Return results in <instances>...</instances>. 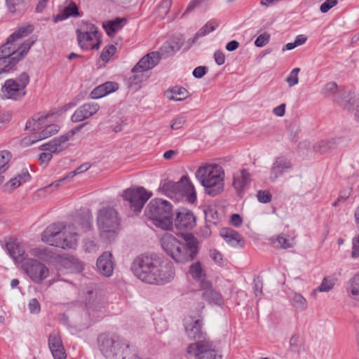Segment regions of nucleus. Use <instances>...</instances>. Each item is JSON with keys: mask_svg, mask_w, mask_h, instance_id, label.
I'll return each mask as SVG.
<instances>
[{"mask_svg": "<svg viewBox=\"0 0 359 359\" xmlns=\"http://www.w3.org/2000/svg\"><path fill=\"white\" fill-rule=\"evenodd\" d=\"M122 196L123 199L129 203L131 210L140 212L152 194L140 187L129 188L123 191Z\"/></svg>", "mask_w": 359, "mask_h": 359, "instance_id": "9b49d317", "label": "nucleus"}, {"mask_svg": "<svg viewBox=\"0 0 359 359\" xmlns=\"http://www.w3.org/2000/svg\"><path fill=\"white\" fill-rule=\"evenodd\" d=\"M270 40V34L265 32L260 34L255 40V45L257 47H263L269 43Z\"/></svg>", "mask_w": 359, "mask_h": 359, "instance_id": "4d7b16f0", "label": "nucleus"}, {"mask_svg": "<svg viewBox=\"0 0 359 359\" xmlns=\"http://www.w3.org/2000/svg\"><path fill=\"white\" fill-rule=\"evenodd\" d=\"M219 235L227 243L234 248H243L245 245L242 236L233 229L222 228L219 231Z\"/></svg>", "mask_w": 359, "mask_h": 359, "instance_id": "aec40b11", "label": "nucleus"}, {"mask_svg": "<svg viewBox=\"0 0 359 359\" xmlns=\"http://www.w3.org/2000/svg\"><path fill=\"white\" fill-rule=\"evenodd\" d=\"M126 21V18H116L113 20H109L103 23V28L105 29L107 35L111 36L122 28L123 22Z\"/></svg>", "mask_w": 359, "mask_h": 359, "instance_id": "c85d7f7f", "label": "nucleus"}, {"mask_svg": "<svg viewBox=\"0 0 359 359\" xmlns=\"http://www.w3.org/2000/svg\"><path fill=\"white\" fill-rule=\"evenodd\" d=\"M218 26L216 20H210L203 27H202L198 32L195 34L194 38L189 39L188 43L189 46L193 45L200 38L206 36L211 32H213Z\"/></svg>", "mask_w": 359, "mask_h": 359, "instance_id": "cd10ccee", "label": "nucleus"}, {"mask_svg": "<svg viewBox=\"0 0 359 359\" xmlns=\"http://www.w3.org/2000/svg\"><path fill=\"white\" fill-rule=\"evenodd\" d=\"M347 292L355 299H359V273L355 274L348 281Z\"/></svg>", "mask_w": 359, "mask_h": 359, "instance_id": "473e14b6", "label": "nucleus"}, {"mask_svg": "<svg viewBox=\"0 0 359 359\" xmlns=\"http://www.w3.org/2000/svg\"><path fill=\"white\" fill-rule=\"evenodd\" d=\"M167 42L169 44L168 47L171 48V52L176 53L182 48L184 43V39L180 36H174Z\"/></svg>", "mask_w": 359, "mask_h": 359, "instance_id": "49530a36", "label": "nucleus"}, {"mask_svg": "<svg viewBox=\"0 0 359 359\" xmlns=\"http://www.w3.org/2000/svg\"><path fill=\"white\" fill-rule=\"evenodd\" d=\"M185 122V117L178 116L171 121L170 127L172 130H178L182 128Z\"/></svg>", "mask_w": 359, "mask_h": 359, "instance_id": "bf43d9fd", "label": "nucleus"}, {"mask_svg": "<svg viewBox=\"0 0 359 359\" xmlns=\"http://www.w3.org/2000/svg\"><path fill=\"white\" fill-rule=\"evenodd\" d=\"M5 249L15 263L22 264V269H48L43 264L29 259L23 248L15 240L6 242Z\"/></svg>", "mask_w": 359, "mask_h": 359, "instance_id": "1a4fd4ad", "label": "nucleus"}, {"mask_svg": "<svg viewBox=\"0 0 359 359\" xmlns=\"http://www.w3.org/2000/svg\"><path fill=\"white\" fill-rule=\"evenodd\" d=\"M29 309L32 313H39L41 311L40 304L36 299H32L29 303Z\"/></svg>", "mask_w": 359, "mask_h": 359, "instance_id": "338daca9", "label": "nucleus"}, {"mask_svg": "<svg viewBox=\"0 0 359 359\" xmlns=\"http://www.w3.org/2000/svg\"><path fill=\"white\" fill-rule=\"evenodd\" d=\"M59 126L56 124L45 125L44 128L39 133H34L30 136L25 137L22 144L25 146H30L35 142L46 139L59 131Z\"/></svg>", "mask_w": 359, "mask_h": 359, "instance_id": "dca6fc26", "label": "nucleus"}, {"mask_svg": "<svg viewBox=\"0 0 359 359\" xmlns=\"http://www.w3.org/2000/svg\"><path fill=\"white\" fill-rule=\"evenodd\" d=\"M58 262L66 269H83L81 263L73 256L61 257Z\"/></svg>", "mask_w": 359, "mask_h": 359, "instance_id": "7c9ffc66", "label": "nucleus"}, {"mask_svg": "<svg viewBox=\"0 0 359 359\" xmlns=\"http://www.w3.org/2000/svg\"><path fill=\"white\" fill-rule=\"evenodd\" d=\"M79 224L81 226L83 231H87L92 228V215L86 214L81 217L79 219Z\"/></svg>", "mask_w": 359, "mask_h": 359, "instance_id": "de8ad7c7", "label": "nucleus"}, {"mask_svg": "<svg viewBox=\"0 0 359 359\" xmlns=\"http://www.w3.org/2000/svg\"><path fill=\"white\" fill-rule=\"evenodd\" d=\"M168 45H169L168 43L165 42L162 46V47L160 48L159 52H158L161 55V57H168L170 55H172L174 53H175V52H171V48H169L168 47Z\"/></svg>", "mask_w": 359, "mask_h": 359, "instance_id": "0e129e2a", "label": "nucleus"}, {"mask_svg": "<svg viewBox=\"0 0 359 359\" xmlns=\"http://www.w3.org/2000/svg\"><path fill=\"white\" fill-rule=\"evenodd\" d=\"M208 72V68L205 66H198L196 67L193 71V76L195 78L201 79Z\"/></svg>", "mask_w": 359, "mask_h": 359, "instance_id": "69168bd1", "label": "nucleus"}, {"mask_svg": "<svg viewBox=\"0 0 359 359\" xmlns=\"http://www.w3.org/2000/svg\"><path fill=\"white\" fill-rule=\"evenodd\" d=\"M141 281L149 284H165L175 277L174 271H133Z\"/></svg>", "mask_w": 359, "mask_h": 359, "instance_id": "ddd939ff", "label": "nucleus"}, {"mask_svg": "<svg viewBox=\"0 0 359 359\" xmlns=\"http://www.w3.org/2000/svg\"><path fill=\"white\" fill-rule=\"evenodd\" d=\"M171 5V0H163L161 2L157 9V13L160 18H163L168 14Z\"/></svg>", "mask_w": 359, "mask_h": 359, "instance_id": "09e8293b", "label": "nucleus"}, {"mask_svg": "<svg viewBox=\"0 0 359 359\" xmlns=\"http://www.w3.org/2000/svg\"><path fill=\"white\" fill-rule=\"evenodd\" d=\"M161 243L163 249L171 256L179 245V241L173 235L166 233L161 238Z\"/></svg>", "mask_w": 359, "mask_h": 359, "instance_id": "393cba45", "label": "nucleus"}, {"mask_svg": "<svg viewBox=\"0 0 359 359\" xmlns=\"http://www.w3.org/2000/svg\"><path fill=\"white\" fill-rule=\"evenodd\" d=\"M74 135V130L70 131L69 133L62 135L58 138L53 139V143L58 149H61V151L65 150L67 146L66 142Z\"/></svg>", "mask_w": 359, "mask_h": 359, "instance_id": "37998d69", "label": "nucleus"}, {"mask_svg": "<svg viewBox=\"0 0 359 359\" xmlns=\"http://www.w3.org/2000/svg\"><path fill=\"white\" fill-rule=\"evenodd\" d=\"M79 233L68 231L63 223L48 226L42 233L41 239L50 245L60 248H73L77 245Z\"/></svg>", "mask_w": 359, "mask_h": 359, "instance_id": "20e7f679", "label": "nucleus"}, {"mask_svg": "<svg viewBox=\"0 0 359 359\" xmlns=\"http://www.w3.org/2000/svg\"><path fill=\"white\" fill-rule=\"evenodd\" d=\"M251 181L250 175L245 169H242L239 173L234 175L233 185L240 191L245 188Z\"/></svg>", "mask_w": 359, "mask_h": 359, "instance_id": "a878e982", "label": "nucleus"}, {"mask_svg": "<svg viewBox=\"0 0 359 359\" xmlns=\"http://www.w3.org/2000/svg\"><path fill=\"white\" fill-rule=\"evenodd\" d=\"M79 15V8L76 4L73 1H70L69 4L64 8L62 12L55 17L54 22H57L65 20L69 17H77Z\"/></svg>", "mask_w": 359, "mask_h": 359, "instance_id": "bb28decb", "label": "nucleus"}, {"mask_svg": "<svg viewBox=\"0 0 359 359\" xmlns=\"http://www.w3.org/2000/svg\"><path fill=\"white\" fill-rule=\"evenodd\" d=\"M33 30L34 26L32 25L18 27L0 47V74L15 70L16 65L27 54L36 40L29 38L20 46H18L15 42L31 34Z\"/></svg>", "mask_w": 359, "mask_h": 359, "instance_id": "f257e3e1", "label": "nucleus"}, {"mask_svg": "<svg viewBox=\"0 0 359 359\" xmlns=\"http://www.w3.org/2000/svg\"><path fill=\"white\" fill-rule=\"evenodd\" d=\"M300 72V69L299 67H296L293 69L291 72L290 73V75L286 79V81L288 83V86L290 87L294 86L297 85L299 82V77L298 74Z\"/></svg>", "mask_w": 359, "mask_h": 359, "instance_id": "3c124183", "label": "nucleus"}, {"mask_svg": "<svg viewBox=\"0 0 359 359\" xmlns=\"http://www.w3.org/2000/svg\"><path fill=\"white\" fill-rule=\"evenodd\" d=\"M100 351L107 359H118L121 348L128 346L126 341L115 334L102 333L97 337Z\"/></svg>", "mask_w": 359, "mask_h": 359, "instance_id": "6e6552de", "label": "nucleus"}, {"mask_svg": "<svg viewBox=\"0 0 359 359\" xmlns=\"http://www.w3.org/2000/svg\"><path fill=\"white\" fill-rule=\"evenodd\" d=\"M351 257L353 258L359 257V235L353 238Z\"/></svg>", "mask_w": 359, "mask_h": 359, "instance_id": "680f3d73", "label": "nucleus"}, {"mask_svg": "<svg viewBox=\"0 0 359 359\" xmlns=\"http://www.w3.org/2000/svg\"><path fill=\"white\" fill-rule=\"evenodd\" d=\"M24 0H6V4L11 12L22 10Z\"/></svg>", "mask_w": 359, "mask_h": 359, "instance_id": "5fc2aeb1", "label": "nucleus"}, {"mask_svg": "<svg viewBox=\"0 0 359 359\" xmlns=\"http://www.w3.org/2000/svg\"><path fill=\"white\" fill-rule=\"evenodd\" d=\"M160 60L161 55L157 52H151L144 55L133 68V75L129 79L130 83L137 84L141 82L142 73L154 68Z\"/></svg>", "mask_w": 359, "mask_h": 359, "instance_id": "f8f14e48", "label": "nucleus"}, {"mask_svg": "<svg viewBox=\"0 0 359 359\" xmlns=\"http://www.w3.org/2000/svg\"><path fill=\"white\" fill-rule=\"evenodd\" d=\"M83 292L86 294V304H93L97 296V290L96 285L92 284L90 286L88 287L85 290H83Z\"/></svg>", "mask_w": 359, "mask_h": 359, "instance_id": "c03bdc74", "label": "nucleus"}, {"mask_svg": "<svg viewBox=\"0 0 359 359\" xmlns=\"http://www.w3.org/2000/svg\"><path fill=\"white\" fill-rule=\"evenodd\" d=\"M205 215L207 222L216 224L217 222L214 221L218 218V214L216 210H214L212 208H208L205 211Z\"/></svg>", "mask_w": 359, "mask_h": 359, "instance_id": "052dcab7", "label": "nucleus"}, {"mask_svg": "<svg viewBox=\"0 0 359 359\" xmlns=\"http://www.w3.org/2000/svg\"><path fill=\"white\" fill-rule=\"evenodd\" d=\"M291 168L292 164L289 160L284 157L277 158L273 163L271 169L270 180L274 182Z\"/></svg>", "mask_w": 359, "mask_h": 359, "instance_id": "412c9836", "label": "nucleus"}, {"mask_svg": "<svg viewBox=\"0 0 359 359\" xmlns=\"http://www.w3.org/2000/svg\"><path fill=\"white\" fill-rule=\"evenodd\" d=\"M144 215L154 225L163 230H170L173 226V214L171 204L165 200H151L144 210Z\"/></svg>", "mask_w": 359, "mask_h": 359, "instance_id": "7ed1b4c3", "label": "nucleus"}, {"mask_svg": "<svg viewBox=\"0 0 359 359\" xmlns=\"http://www.w3.org/2000/svg\"><path fill=\"white\" fill-rule=\"evenodd\" d=\"M174 222L176 229L180 231L190 230L196 225V217L191 211L182 210L177 212Z\"/></svg>", "mask_w": 359, "mask_h": 359, "instance_id": "f3484780", "label": "nucleus"}, {"mask_svg": "<svg viewBox=\"0 0 359 359\" xmlns=\"http://www.w3.org/2000/svg\"><path fill=\"white\" fill-rule=\"evenodd\" d=\"M97 225L102 240L111 242L115 239L121 229V217L116 209L104 207L97 214Z\"/></svg>", "mask_w": 359, "mask_h": 359, "instance_id": "39448f33", "label": "nucleus"}, {"mask_svg": "<svg viewBox=\"0 0 359 359\" xmlns=\"http://www.w3.org/2000/svg\"><path fill=\"white\" fill-rule=\"evenodd\" d=\"M257 198L259 202L267 203L271 201L272 195L267 190H259L257 193Z\"/></svg>", "mask_w": 359, "mask_h": 359, "instance_id": "864d4df0", "label": "nucleus"}, {"mask_svg": "<svg viewBox=\"0 0 359 359\" xmlns=\"http://www.w3.org/2000/svg\"><path fill=\"white\" fill-rule=\"evenodd\" d=\"M163 261L155 255H140L133 262L130 269H151L163 267Z\"/></svg>", "mask_w": 359, "mask_h": 359, "instance_id": "2eb2a0df", "label": "nucleus"}, {"mask_svg": "<svg viewBox=\"0 0 359 359\" xmlns=\"http://www.w3.org/2000/svg\"><path fill=\"white\" fill-rule=\"evenodd\" d=\"M224 170L217 165H207L196 172V177L205 187L206 193L212 196L219 194L224 189Z\"/></svg>", "mask_w": 359, "mask_h": 359, "instance_id": "423d86ee", "label": "nucleus"}, {"mask_svg": "<svg viewBox=\"0 0 359 359\" xmlns=\"http://www.w3.org/2000/svg\"><path fill=\"white\" fill-rule=\"evenodd\" d=\"M100 109L98 104L95 102L85 103L76 109L72 116L73 122H80L96 114Z\"/></svg>", "mask_w": 359, "mask_h": 359, "instance_id": "a211bd4d", "label": "nucleus"}, {"mask_svg": "<svg viewBox=\"0 0 359 359\" xmlns=\"http://www.w3.org/2000/svg\"><path fill=\"white\" fill-rule=\"evenodd\" d=\"M29 254L32 257L30 259H34L39 263L42 264V262H50V255L46 249L44 248H33L29 251Z\"/></svg>", "mask_w": 359, "mask_h": 359, "instance_id": "f704fd0d", "label": "nucleus"}, {"mask_svg": "<svg viewBox=\"0 0 359 359\" xmlns=\"http://www.w3.org/2000/svg\"><path fill=\"white\" fill-rule=\"evenodd\" d=\"M336 283V279L330 276L323 278L321 284L314 289L311 295L316 297L318 292H327L330 291Z\"/></svg>", "mask_w": 359, "mask_h": 359, "instance_id": "2f4dec72", "label": "nucleus"}, {"mask_svg": "<svg viewBox=\"0 0 359 359\" xmlns=\"http://www.w3.org/2000/svg\"><path fill=\"white\" fill-rule=\"evenodd\" d=\"M53 114H47L46 116L36 114L31 119L28 120L25 129L30 131H36L42 129L46 124L47 118Z\"/></svg>", "mask_w": 359, "mask_h": 359, "instance_id": "b1692460", "label": "nucleus"}, {"mask_svg": "<svg viewBox=\"0 0 359 359\" xmlns=\"http://www.w3.org/2000/svg\"><path fill=\"white\" fill-rule=\"evenodd\" d=\"M105 95H107V93L103 84L98 86L90 93V97L93 99L101 98Z\"/></svg>", "mask_w": 359, "mask_h": 359, "instance_id": "13d9d810", "label": "nucleus"}, {"mask_svg": "<svg viewBox=\"0 0 359 359\" xmlns=\"http://www.w3.org/2000/svg\"><path fill=\"white\" fill-rule=\"evenodd\" d=\"M292 306L296 310L304 311L307 308L306 299L300 294L294 293L292 298Z\"/></svg>", "mask_w": 359, "mask_h": 359, "instance_id": "79ce46f5", "label": "nucleus"}, {"mask_svg": "<svg viewBox=\"0 0 359 359\" xmlns=\"http://www.w3.org/2000/svg\"><path fill=\"white\" fill-rule=\"evenodd\" d=\"M171 95L167 94V97L170 100L181 101L188 97V91L186 88L180 86L173 87L170 93Z\"/></svg>", "mask_w": 359, "mask_h": 359, "instance_id": "c9c22d12", "label": "nucleus"}, {"mask_svg": "<svg viewBox=\"0 0 359 359\" xmlns=\"http://www.w3.org/2000/svg\"><path fill=\"white\" fill-rule=\"evenodd\" d=\"M54 359H66L67 354L65 349V347L60 349H54V351H50Z\"/></svg>", "mask_w": 359, "mask_h": 359, "instance_id": "774afa93", "label": "nucleus"}, {"mask_svg": "<svg viewBox=\"0 0 359 359\" xmlns=\"http://www.w3.org/2000/svg\"><path fill=\"white\" fill-rule=\"evenodd\" d=\"M17 81V86H18L22 90H25L26 86L29 83V76L26 72H22L20 76L15 79Z\"/></svg>", "mask_w": 359, "mask_h": 359, "instance_id": "603ef678", "label": "nucleus"}, {"mask_svg": "<svg viewBox=\"0 0 359 359\" xmlns=\"http://www.w3.org/2000/svg\"><path fill=\"white\" fill-rule=\"evenodd\" d=\"M97 269H114L113 255L109 252H103L97 260Z\"/></svg>", "mask_w": 359, "mask_h": 359, "instance_id": "c756f323", "label": "nucleus"}, {"mask_svg": "<svg viewBox=\"0 0 359 359\" xmlns=\"http://www.w3.org/2000/svg\"><path fill=\"white\" fill-rule=\"evenodd\" d=\"M197 253V243L191 239L184 243L179 241V245L170 256L177 263L191 261Z\"/></svg>", "mask_w": 359, "mask_h": 359, "instance_id": "4468645a", "label": "nucleus"}, {"mask_svg": "<svg viewBox=\"0 0 359 359\" xmlns=\"http://www.w3.org/2000/svg\"><path fill=\"white\" fill-rule=\"evenodd\" d=\"M116 51V48L114 45H109L106 46L100 55V59L102 61L107 62L109 57L112 56Z\"/></svg>", "mask_w": 359, "mask_h": 359, "instance_id": "8fccbe9b", "label": "nucleus"}, {"mask_svg": "<svg viewBox=\"0 0 359 359\" xmlns=\"http://www.w3.org/2000/svg\"><path fill=\"white\" fill-rule=\"evenodd\" d=\"M48 347L50 351H54V349H60L64 347L61 337L59 334H50L48 337Z\"/></svg>", "mask_w": 359, "mask_h": 359, "instance_id": "ea45409f", "label": "nucleus"}, {"mask_svg": "<svg viewBox=\"0 0 359 359\" xmlns=\"http://www.w3.org/2000/svg\"><path fill=\"white\" fill-rule=\"evenodd\" d=\"M29 179L30 175L28 170H23L21 173L11 178L8 182L4 184L1 189L4 192L11 193L22 184L29 181Z\"/></svg>", "mask_w": 359, "mask_h": 359, "instance_id": "5701e85b", "label": "nucleus"}, {"mask_svg": "<svg viewBox=\"0 0 359 359\" xmlns=\"http://www.w3.org/2000/svg\"><path fill=\"white\" fill-rule=\"evenodd\" d=\"M337 4V0H326L323 2L320 8L322 13H327L330 9Z\"/></svg>", "mask_w": 359, "mask_h": 359, "instance_id": "e2e57ef3", "label": "nucleus"}, {"mask_svg": "<svg viewBox=\"0 0 359 359\" xmlns=\"http://www.w3.org/2000/svg\"><path fill=\"white\" fill-rule=\"evenodd\" d=\"M126 345L128 346L127 347L125 346L123 348H121L118 359H140L136 350L131 349L130 344L127 341Z\"/></svg>", "mask_w": 359, "mask_h": 359, "instance_id": "58836bf2", "label": "nucleus"}, {"mask_svg": "<svg viewBox=\"0 0 359 359\" xmlns=\"http://www.w3.org/2000/svg\"><path fill=\"white\" fill-rule=\"evenodd\" d=\"M270 241L274 245L277 243L278 244L276 247L283 249L291 248L294 246L293 240H289L281 235L278 236L276 238L272 237L270 238Z\"/></svg>", "mask_w": 359, "mask_h": 359, "instance_id": "4c0bfd02", "label": "nucleus"}, {"mask_svg": "<svg viewBox=\"0 0 359 359\" xmlns=\"http://www.w3.org/2000/svg\"><path fill=\"white\" fill-rule=\"evenodd\" d=\"M205 271H189V277L199 283L201 289L205 290L203 294V298L210 304L215 305H222L223 303L222 297L220 294L212 288V283L207 279Z\"/></svg>", "mask_w": 359, "mask_h": 359, "instance_id": "9d476101", "label": "nucleus"}, {"mask_svg": "<svg viewBox=\"0 0 359 359\" xmlns=\"http://www.w3.org/2000/svg\"><path fill=\"white\" fill-rule=\"evenodd\" d=\"M338 86L334 82L327 83L323 88L321 93L325 97H334L338 93Z\"/></svg>", "mask_w": 359, "mask_h": 359, "instance_id": "a18cd8bd", "label": "nucleus"}, {"mask_svg": "<svg viewBox=\"0 0 359 359\" xmlns=\"http://www.w3.org/2000/svg\"><path fill=\"white\" fill-rule=\"evenodd\" d=\"M27 276L36 283H40L47 278L49 271H25Z\"/></svg>", "mask_w": 359, "mask_h": 359, "instance_id": "a19ab883", "label": "nucleus"}, {"mask_svg": "<svg viewBox=\"0 0 359 359\" xmlns=\"http://www.w3.org/2000/svg\"><path fill=\"white\" fill-rule=\"evenodd\" d=\"M187 336L196 341L187 347V353L194 355L197 359H216L218 355L215 346L205 334L202 331V321L196 319L194 322L185 325Z\"/></svg>", "mask_w": 359, "mask_h": 359, "instance_id": "f03ea898", "label": "nucleus"}, {"mask_svg": "<svg viewBox=\"0 0 359 359\" xmlns=\"http://www.w3.org/2000/svg\"><path fill=\"white\" fill-rule=\"evenodd\" d=\"M343 142L341 137H336L328 140H323L313 145V151L316 153L326 154L334 149L337 145Z\"/></svg>", "mask_w": 359, "mask_h": 359, "instance_id": "4be33fe9", "label": "nucleus"}, {"mask_svg": "<svg viewBox=\"0 0 359 359\" xmlns=\"http://www.w3.org/2000/svg\"><path fill=\"white\" fill-rule=\"evenodd\" d=\"M76 36L79 46L81 47V48L89 50L90 42L95 39V36H91V34L83 32L81 29L76 30Z\"/></svg>", "mask_w": 359, "mask_h": 359, "instance_id": "72a5a7b5", "label": "nucleus"}, {"mask_svg": "<svg viewBox=\"0 0 359 359\" xmlns=\"http://www.w3.org/2000/svg\"><path fill=\"white\" fill-rule=\"evenodd\" d=\"M3 96L8 99L20 100L26 94V90H22L17 86V81L8 79L1 88Z\"/></svg>", "mask_w": 359, "mask_h": 359, "instance_id": "6ab92c4d", "label": "nucleus"}, {"mask_svg": "<svg viewBox=\"0 0 359 359\" xmlns=\"http://www.w3.org/2000/svg\"><path fill=\"white\" fill-rule=\"evenodd\" d=\"M159 190L168 197L177 201L182 198H186L191 203L196 201V190L187 176H183L177 182L164 180L161 183Z\"/></svg>", "mask_w": 359, "mask_h": 359, "instance_id": "0eeeda50", "label": "nucleus"}, {"mask_svg": "<svg viewBox=\"0 0 359 359\" xmlns=\"http://www.w3.org/2000/svg\"><path fill=\"white\" fill-rule=\"evenodd\" d=\"M11 154L8 151H0V185L4 182V177L1 175L7 169L8 163L11 158Z\"/></svg>", "mask_w": 359, "mask_h": 359, "instance_id": "e433bc0d", "label": "nucleus"}, {"mask_svg": "<svg viewBox=\"0 0 359 359\" xmlns=\"http://www.w3.org/2000/svg\"><path fill=\"white\" fill-rule=\"evenodd\" d=\"M39 149L42 151H49L48 153L51 154H59L61 152V149H58L55 147V144L53 143V140L42 144L40 146Z\"/></svg>", "mask_w": 359, "mask_h": 359, "instance_id": "6e6d98bb", "label": "nucleus"}]
</instances>
